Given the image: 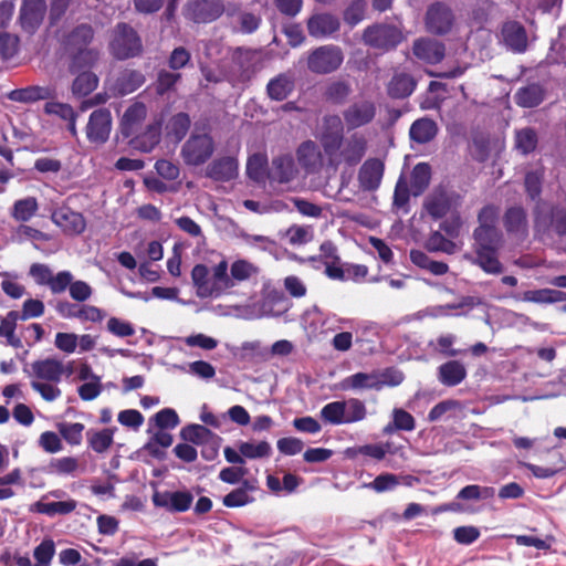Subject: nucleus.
Instances as JSON below:
<instances>
[{
    "mask_svg": "<svg viewBox=\"0 0 566 566\" xmlns=\"http://www.w3.org/2000/svg\"><path fill=\"white\" fill-rule=\"evenodd\" d=\"M500 209L495 205H485L478 213V227L472 233V256H465L472 264L479 266L484 273L500 275L505 268L500 260V251L504 239L502 231L496 227Z\"/></svg>",
    "mask_w": 566,
    "mask_h": 566,
    "instance_id": "1",
    "label": "nucleus"
},
{
    "mask_svg": "<svg viewBox=\"0 0 566 566\" xmlns=\"http://www.w3.org/2000/svg\"><path fill=\"white\" fill-rule=\"evenodd\" d=\"M57 42L69 57V72L74 74L84 69H92L99 60L101 52L91 48L95 39L92 24L83 22L56 34Z\"/></svg>",
    "mask_w": 566,
    "mask_h": 566,
    "instance_id": "2",
    "label": "nucleus"
},
{
    "mask_svg": "<svg viewBox=\"0 0 566 566\" xmlns=\"http://www.w3.org/2000/svg\"><path fill=\"white\" fill-rule=\"evenodd\" d=\"M64 363L55 357L36 359L31 364V388L40 394L45 401H54L62 391L57 384L64 377Z\"/></svg>",
    "mask_w": 566,
    "mask_h": 566,
    "instance_id": "3",
    "label": "nucleus"
},
{
    "mask_svg": "<svg viewBox=\"0 0 566 566\" xmlns=\"http://www.w3.org/2000/svg\"><path fill=\"white\" fill-rule=\"evenodd\" d=\"M405 40L402 28L390 22H375L367 25L361 34L363 43L379 53L396 50Z\"/></svg>",
    "mask_w": 566,
    "mask_h": 566,
    "instance_id": "4",
    "label": "nucleus"
},
{
    "mask_svg": "<svg viewBox=\"0 0 566 566\" xmlns=\"http://www.w3.org/2000/svg\"><path fill=\"white\" fill-rule=\"evenodd\" d=\"M111 55L118 61L138 57L144 52V44L138 32L126 22H118L108 44Z\"/></svg>",
    "mask_w": 566,
    "mask_h": 566,
    "instance_id": "5",
    "label": "nucleus"
},
{
    "mask_svg": "<svg viewBox=\"0 0 566 566\" xmlns=\"http://www.w3.org/2000/svg\"><path fill=\"white\" fill-rule=\"evenodd\" d=\"M214 142L208 134H192L182 145L181 157L188 166H200L210 159Z\"/></svg>",
    "mask_w": 566,
    "mask_h": 566,
    "instance_id": "6",
    "label": "nucleus"
},
{
    "mask_svg": "<svg viewBox=\"0 0 566 566\" xmlns=\"http://www.w3.org/2000/svg\"><path fill=\"white\" fill-rule=\"evenodd\" d=\"M343 139L344 123L342 117L336 114L325 115L322 119L319 143L331 161L334 160L337 151L342 147Z\"/></svg>",
    "mask_w": 566,
    "mask_h": 566,
    "instance_id": "7",
    "label": "nucleus"
},
{
    "mask_svg": "<svg viewBox=\"0 0 566 566\" xmlns=\"http://www.w3.org/2000/svg\"><path fill=\"white\" fill-rule=\"evenodd\" d=\"M344 55L336 45H322L313 50L307 57V69L315 74H329L343 63Z\"/></svg>",
    "mask_w": 566,
    "mask_h": 566,
    "instance_id": "8",
    "label": "nucleus"
},
{
    "mask_svg": "<svg viewBox=\"0 0 566 566\" xmlns=\"http://www.w3.org/2000/svg\"><path fill=\"white\" fill-rule=\"evenodd\" d=\"M376 114V103L369 98H360L343 111V119L347 129H357L373 123Z\"/></svg>",
    "mask_w": 566,
    "mask_h": 566,
    "instance_id": "9",
    "label": "nucleus"
},
{
    "mask_svg": "<svg viewBox=\"0 0 566 566\" xmlns=\"http://www.w3.org/2000/svg\"><path fill=\"white\" fill-rule=\"evenodd\" d=\"M224 12L222 0H190L186 4V15L195 23H211Z\"/></svg>",
    "mask_w": 566,
    "mask_h": 566,
    "instance_id": "10",
    "label": "nucleus"
},
{
    "mask_svg": "<svg viewBox=\"0 0 566 566\" xmlns=\"http://www.w3.org/2000/svg\"><path fill=\"white\" fill-rule=\"evenodd\" d=\"M112 114L107 108H98L91 113L85 127L86 138L91 144L103 145L111 135Z\"/></svg>",
    "mask_w": 566,
    "mask_h": 566,
    "instance_id": "11",
    "label": "nucleus"
},
{
    "mask_svg": "<svg viewBox=\"0 0 566 566\" xmlns=\"http://www.w3.org/2000/svg\"><path fill=\"white\" fill-rule=\"evenodd\" d=\"M424 21L428 32L436 35H443L451 31L454 15L447 4L434 2L428 7Z\"/></svg>",
    "mask_w": 566,
    "mask_h": 566,
    "instance_id": "12",
    "label": "nucleus"
},
{
    "mask_svg": "<svg viewBox=\"0 0 566 566\" xmlns=\"http://www.w3.org/2000/svg\"><path fill=\"white\" fill-rule=\"evenodd\" d=\"M46 9L45 0H22L19 14L22 30L34 34L43 22Z\"/></svg>",
    "mask_w": 566,
    "mask_h": 566,
    "instance_id": "13",
    "label": "nucleus"
},
{
    "mask_svg": "<svg viewBox=\"0 0 566 566\" xmlns=\"http://www.w3.org/2000/svg\"><path fill=\"white\" fill-rule=\"evenodd\" d=\"M51 220L69 235L81 234L86 228V221L83 214L72 210L67 206L54 209L51 214Z\"/></svg>",
    "mask_w": 566,
    "mask_h": 566,
    "instance_id": "14",
    "label": "nucleus"
},
{
    "mask_svg": "<svg viewBox=\"0 0 566 566\" xmlns=\"http://www.w3.org/2000/svg\"><path fill=\"white\" fill-rule=\"evenodd\" d=\"M367 151V139L360 133H353L346 139L335 157L349 167H354L361 161Z\"/></svg>",
    "mask_w": 566,
    "mask_h": 566,
    "instance_id": "15",
    "label": "nucleus"
},
{
    "mask_svg": "<svg viewBox=\"0 0 566 566\" xmlns=\"http://www.w3.org/2000/svg\"><path fill=\"white\" fill-rule=\"evenodd\" d=\"M193 495L189 491L155 492L153 503L157 507H164L168 512L181 513L191 507Z\"/></svg>",
    "mask_w": 566,
    "mask_h": 566,
    "instance_id": "16",
    "label": "nucleus"
},
{
    "mask_svg": "<svg viewBox=\"0 0 566 566\" xmlns=\"http://www.w3.org/2000/svg\"><path fill=\"white\" fill-rule=\"evenodd\" d=\"M503 226L506 233L518 240H525L528 235L527 212L522 206H513L505 210Z\"/></svg>",
    "mask_w": 566,
    "mask_h": 566,
    "instance_id": "17",
    "label": "nucleus"
},
{
    "mask_svg": "<svg viewBox=\"0 0 566 566\" xmlns=\"http://www.w3.org/2000/svg\"><path fill=\"white\" fill-rule=\"evenodd\" d=\"M385 171L384 163L378 158L364 161L358 171L359 188L364 191H375L380 187Z\"/></svg>",
    "mask_w": 566,
    "mask_h": 566,
    "instance_id": "18",
    "label": "nucleus"
},
{
    "mask_svg": "<svg viewBox=\"0 0 566 566\" xmlns=\"http://www.w3.org/2000/svg\"><path fill=\"white\" fill-rule=\"evenodd\" d=\"M307 32L312 38L323 39L337 32L339 19L332 13H314L306 21Z\"/></svg>",
    "mask_w": 566,
    "mask_h": 566,
    "instance_id": "19",
    "label": "nucleus"
},
{
    "mask_svg": "<svg viewBox=\"0 0 566 566\" xmlns=\"http://www.w3.org/2000/svg\"><path fill=\"white\" fill-rule=\"evenodd\" d=\"M412 52L427 64H438L444 59L446 46L438 40L421 38L413 42Z\"/></svg>",
    "mask_w": 566,
    "mask_h": 566,
    "instance_id": "20",
    "label": "nucleus"
},
{
    "mask_svg": "<svg viewBox=\"0 0 566 566\" xmlns=\"http://www.w3.org/2000/svg\"><path fill=\"white\" fill-rule=\"evenodd\" d=\"M298 164L307 174H315L323 167V155L318 145L308 139L303 142L296 149Z\"/></svg>",
    "mask_w": 566,
    "mask_h": 566,
    "instance_id": "21",
    "label": "nucleus"
},
{
    "mask_svg": "<svg viewBox=\"0 0 566 566\" xmlns=\"http://www.w3.org/2000/svg\"><path fill=\"white\" fill-rule=\"evenodd\" d=\"M501 36L505 45L515 53H523L527 49V33L517 21H506L502 24Z\"/></svg>",
    "mask_w": 566,
    "mask_h": 566,
    "instance_id": "22",
    "label": "nucleus"
},
{
    "mask_svg": "<svg viewBox=\"0 0 566 566\" xmlns=\"http://www.w3.org/2000/svg\"><path fill=\"white\" fill-rule=\"evenodd\" d=\"M161 124L155 122L146 126V128L129 137L128 144L132 148L142 153H150L160 142Z\"/></svg>",
    "mask_w": 566,
    "mask_h": 566,
    "instance_id": "23",
    "label": "nucleus"
},
{
    "mask_svg": "<svg viewBox=\"0 0 566 566\" xmlns=\"http://www.w3.org/2000/svg\"><path fill=\"white\" fill-rule=\"evenodd\" d=\"M295 82L294 72L280 73L268 82L266 94L271 99L282 102L293 93Z\"/></svg>",
    "mask_w": 566,
    "mask_h": 566,
    "instance_id": "24",
    "label": "nucleus"
},
{
    "mask_svg": "<svg viewBox=\"0 0 566 566\" xmlns=\"http://www.w3.org/2000/svg\"><path fill=\"white\" fill-rule=\"evenodd\" d=\"M56 95L54 88L50 86L31 85L22 88L12 90L8 98L17 103H35L38 101L52 99Z\"/></svg>",
    "mask_w": 566,
    "mask_h": 566,
    "instance_id": "25",
    "label": "nucleus"
},
{
    "mask_svg": "<svg viewBox=\"0 0 566 566\" xmlns=\"http://www.w3.org/2000/svg\"><path fill=\"white\" fill-rule=\"evenodd\" d=\"M206 176L214 181H230L238 176V160L230 156L214 159L207 167Z\"/></svg>",
    "mask_w": 566,
    "mask_h": 566,
    "instance_id": "26",
    "label": "nucleus"
},
{
    "mask_svg": "<svg viewBox=\"0 0 566 566\" xmlns=\"http://www.w3.org/2000/svg\"><path fill=\"white\" fill-rule=\"evenodd\" d=\"M297 170L291 155L274 157L269 170V179L279 184H286L294 179Z\"/></svg>",
    "mask_w": 566,
    "mask_h": 566,
    "instance_id": "27",
    "label": "nucleus"
},
{
    "mask_svg": "<svg viewBox=\"0 0 566 566\" xmlns=\"http://www.w3.org/2000/svg\"><path fill=\"white\" fill-rule=\"evenodd\" d=\"M146 116V107L142 103L130 105L124 113L120 122V134L129 138L139 130L140 124Z\"/></svg>",
    "mask_w": 566,
    "mask_h": 566,
    "instance_id": "28",
    "label": "nucleus"
},
{
    "mask_svg": "<svg viewBox=\"0 0 566 566\" xmlns=\"http://www.w3.org/2000/svg\"><path fill=\"white\" fill-rule=\"evenodd\" d=\"M342 389H374L381 390V382L378 380V371L373 373H356L343 379L340 382Z\"/></svg>",
    "mask_w": 566,
    "mask_h": 566,
    "instance_id": "29",
    "label": "nucleus"
},
{
    "mask_svg": "<svg viewBox=\"0 0 566 566\" xmlns=\"http://www.w3.org/2000/svg\"><path fill=\"white\" fill-rule=\"evenodd\" d=\"M438 134L437 123L428 117L415 120L409 129L411 140L418 144H427L431 142Z\"/></svg>",
    "mask_w": 566,
    "mask_h": 566,
    "instance_id": "30",
    "label": "nucleus"
},
{
    "mask_svg": "<svg viewBox=\"0 0 566 566\" xmlns=\"http://www.w3.org/2000/svg\"><path fill=\"white\" fill-rule=\"evenodd\" d=\"M209 269L205 264H196L191 270V280L196 289V294L200 298L212 297L216 290L211 285Z\"/></svg>",
    "mask_w": 566,
    "mask_h": 566,
    "instance_id": "31",
    "label": "nucleus"
},
{
    "mask_svg": "<svg viewBox=\"0 0 566 566\" xmlns=\"http://www.w3.org/2000/svg\"><path fill=\"white\" fill-rule=\"evenodd\" d=\"M391 418V421L382 429L385 436H390L396 431H412L416 428L415 417L402 408H395Z\"/></svg>",
    "mask_w": 566,
    "mask_h": 566,
    "instance_id": "32",
    "label": "nucleus"
},
{
    "mask_svg": "<svg viewBox=\"0 0 566 566\" xmlns=\"http://www.w3.org/2000/svg\"><path fill=\"white\" fill-rule=\"evenodd\" d=\"M438 371L440 382L448 387L459 385L467 376L465 367L458 360L442 364Z\"/></svg>",
    "mask_w": 566,
    "mask_h": 566,
    "instance_id": "33",
    "label": "nucleus"
},
{
    "mask_svg": "<svg viewBox=\"0 0 566 566\" xmlns=\"http://www.w3.org/2000/svg\"><path fill=\"white\" fill-rule=\"evenodd\" d=\"M416 82L406 73L395 74L387 86V93L391 98H406L412 94Z\"/></svg>",
    "mask_w": 566,
    "mask_h": 566,
    "instance_id": "34",
    "label": "nucleus"
},
{
    "mask_svg": "<svg viewBox=\"0 0 566 566\" xmlns=\"http://www.w3.org/2000/svg\"><path fill=\"white\" fill-rule=\"evenodd\" d=\"M75 74L77 75L72 83V93L74 96L84 97L96 90L99 80L91 69H84Z\"/></svg>",
    "mask_w": 566,
    "mask_h": 566,
    "instance_id": "35",
    "label": "nucleus"
},
{
    "mask_svg": "<svg viewBox=\"0 0 566 566\" xmlns=\"http://www.w3.org/2000/svg\"><path fill=\"white\" fill-rule=\"evenodd\" d=\"M544 96L542 86L533 83L517 90L515 102L518 106L532 108L538 106L544 101Z\"/></svg>",
    "mask_w": 566,
    "mask_h": 566,
    "instance_id": "36",
    "label": "nucleus"
},
{
    "mask_svg": "<svg viewBox=\"0 0 566 566\" xmlns=\"http://www.w3.org/2000/svg\"><path fill=\"white\" fill-rule=\"evenodd\" d=\"M410 260L416 266L427 270L433 275L440 276L449 272V265L446 262L432 260L420 250H411Z\"/></svg>",
    "mask_w": 566,
    "mask_h": 566,
    "instance_id": "37",
    "label": "nucleus"
},
{
    "mask_svg": "<svg viewBox=\"0 0 566 566\" xmlns=\"http://www.w3.org/2000/svg\"><path fill=\"white\" fill-rule=\"evenodd\" d=\"M269 161L264 154L255 153L248 158L247 175L255 182L269 179Z\"/></svg>",
    "mask_w": 566,
    "mask_h": 566,
    "instance_id": "38",
    "label": "nucleus"
},
{
    "mask_svg": "<svg viewBox=\"0 0 566 566\" xmlns=\"http://www.w3.org/2000/svg\"><path fill=\"white\" fill-rule=\"evenodd\" d=\"M253 490L254 486L248 480H243L241 486L232 490L223 496L222 504L230 509L248 505L254 501V499L249 494V491Z\"/></svg>",
    "mask_w": 566,
    "mask_h": 566,
    "instance_id": "39",
    "label": "nucleus"
},
{
    "mask_svg": "<svg viewBox=\"0 0 566 566\" xmlns=\"http://www.w3.org/2000/svg\"><path fill=\"white\" fill-rule=\"evenodd\" d=\"M181 78L182 75L179 72H175L170 69L159 70L154 83L156 94L164 96L168 93L175 92L176 85L181 81Z\"/></svg>",
    "mask_w": 566,
    "mask_h": 566,
    "instance_id": "40",
    "label": "nucleus"
},
{
    "mask_svg": "<svg viewBox=\"0 0 566 566\" xmlns=\"http://www.w3.org/2000/svg\"><path fill=\"white\" fill-rule=\"evenodd\" d=\"M146 81L145 75L138 70H124L117 78L118 92L122 95H127L144 85Z\"/></svg>",
    "mask_w": 566,
    "mask_h": 566,
    "instance_id": "41",
    "label": "nucleus"
},
{
    "mask_svg": "<svg viewBox=\"0 0 566 566\" xmlns=\"http://www.w3.org/2000/svg\"><path fill=\"white\" fill-rule=\"evenodd\" d=\"M523 301L548 304L566 302V292L553 289L530 290L523 293Z\"/></svg>",
    "mask_w": 566,
    "mask_h": 566,
    "instance_id": "42",
    "label": "nucleus"
},
{
    "mask_svg": "<svg viewBox=\"0 0 566 566\" xmlns=\"http://www.w3.org/2000/svg\"><path fill=\"white\" fill-rule=\"evenodd\" d=\"M211 285L216 290V294L213 295L216 297L234 286L231 275L228 274V262L226 260H221L213 266Z\"/></svg>",
    "mask_w": 566,
    "mask_h": 566,
    "instance_id": "43",
    "label": "nucleus"
},
{
    "mask_svg": "<svg viewBox=\"0 0 566 566\" xmlns=\"http://www.w3.org/2000/svg\"><path fill=\"white\" fill-rule=\"evenodd\" d=\"M77 506V502L75 500L67 501H59V502H42L38 501L34 504V510L38 513L45 514L49 516H54L56 514L67 515L72 513Z\"/></svg>",
    "mask_w": 566,
    "mask_h": 566,
    "instance_id": "44",
    "label": "nucleus"
},
{
    "mask_svg": "<svg viewBox=\"0 0 566 566\" xmlns=\"http://www.w3.org/2000/svg\"><path fill=\"white\" fill-rule=\"evenodd\" d=\"M185 441L200 446L209 440H216L217 434L202 424H188L180 431Z\"/></svg>",
    "mask_w": 566,
    "mask_h": 566,
    "instance_id": "45",
    "label": "nucleus"
},
{
    "mask_svg": "<svg viewBox=\"0 0 566 566\" xmlns=\"http://www.w3.org/2000/svg\"><path fill=\"white\" fill-rule=\"evenodd\" d=\"M190 117L187 113L180 112L175 114L168 122L166 129L167 136L180 142L187 135L190 128Z\"/></svg>",
    "mask_w": 566,
    "mask_h": 566,
    "instance_id": "46",
    "label": "nucleus"
},
{
    "mask_svg": "<svg viewBox=\"0 0 566 566\" xmlns=\"http://www.w3.org/2000/svg\"><path fill=\"white\" fill-rule=\"evenodd\" d=\"M38 209L36 198L27 197L14 202L11 216L17 221L27 222L36 213Z\"/></svg>",
    "mask_w": 566,
    "mask_h": 566,
    "instance_id": "47",
    "label": "nucleus"
},
{
    "mask_svg": "<svg viewBox=\"0 0 566 566\" xmlns=\"http://www.w3.org/2000/svg\"><path fill=\"white\" fill-rule=\"evenodd\" d=\"M538 138L535 129L526 127L515 133V148L522 155L533 153L537 147Z\"/></svg>",
    "mask_w": 566,
    "mask_h": 566,
    "instance_id": "48",
    "label": "nucleus"
},
{
    "mask_svg": "<svg viewBox=\"0 0 566 566\" xmlns=\"http://www.w3.org/2000/svg\"><path fill=\"white\" fill-rule=\"evenodd\" d=\"M113 429H102L99 431H88L87 432V442L90 448H92L96 453L105 452L113 444Z\"/></svg>",
    "mask_w": 566,
    "mask_h": 566,
    "instance_id": "49",
    "label": "nucleus"
},
{
    "mask_svg": "<svg viewBox=\"0 0 566 566\" xmlns=\"http://www.w3.org/2000/svg\"><path fill=\"white\" fill-rule=\"evenodd\" d=\"M346 403L345 401H333L325 405L321 410V418L332 424L346 423L345 418Z\"/></svg>",
    "mask_w": 566,
    "mask_h": 566,
    "instance_id": "50",
    "label": "nucleus"
},
{
    "mask_svg": "<svg viewBox=\"0 0 566 566\" xmlns=\"http://www.w3.org/2000/svg\"><path fill=\"white\" fill-rule=\"evenodd\" d=\"M426 249L430 252H444L453 254L457 251V244L447 239L441 232H432L426 241Z\"/></svg>",
    "mask_w": 566,
    "mask_h": 566,
    "instance_id": "51",
    "label": "nucleus"
},
{
    "mask_svg": "<svg viewBox=\"0 0 566 566\" xmlns=\"http://www.w3.org/2000/svg\"><path fill=\"white\" fill-rule=\"evenodd\" d=\"M239 452L243 459H261L268 458L272 453V448L268 441H260L256 444L251 442H241L238 446Z\"/></svg>",
    "mask_w": 566,
    "mask_h": 566,
    "instance_id": "52",
    "label": "nucleus"
},
{
    "mask_svg": "<svg viewBox=\"0 0 566 566\" xmlns=\"http://www.w3.org/2000/svg\"><path fill=\"white\" fill-rule=\"evenodd\" d=\"M237 12L239 13V24L242 33L250 34L258 30L261 23L260 17L252 12H241L238 7L229 8L227 15L233 17Z\"/></svg>",
    "mask_w": 566,
    "mask_h": 566,
    "instance_id": "53",
    "label": "nucleus"
},
{
    "mask_svg": "<svg viewBox=\"0 0 566 566\" xmlns=\"http://www.w3.org/2000/svg\"><path fill=\"white\" fill-rule=\"evenodd\" d=\"M495 491L491 486H480L478 484H470L462 488L457 494L458 500L464 501H479L493 497Z\"/></svg>",
    "mask_w": 566,
    "mask_h": 566,
    "instance_id": "54",
    "label": "nucleus"
},
{
    "mask_svg": "<svg viewBox=\"0 0 566 566\" xmlns=\"http://www.w3.org/2000/svg\"><path fill=\"white\" fill-rule=\"evenodd\" d=\"M352 93L350 85L344 81L332 82L325 91V97L333 104L340 105L346 102Z\"/></svg>",
    "mask_w": 566,
    "mask_h": 566,
    "instance_id": "55",
    "label": "nucleus"
},
{
    "mask_svg": "<svg viewBox=\"0 0 566 566\" xmlns=\"http://www.w3.org/2000/svg\"><path fill=\"white\" fill-rule=\"evenodd\" d=\"M78 468V461L74 457H63L52 459L48 465V472L51 474L69 475L73 474Z\"/></svg>",
    "mask_w": 566,
    "mask_h": 566,
    "instance_id": "56",
    "label": "nucleus"
},
{
    "mask_svg": "<svg viewBox=\"0 0 566 566\" xmlns=\"http://www.w3.org/2000/svg\"><path fill=\"white\" fill-rule=\"evenodd\" d=\"M258 268L247 260H237L231 264L230 275L233 282H242L258 274Z\"/></svg>",
    "mask_w": 566,
    "mask_h": 566,
    "instance_id": "57",
    "label": "nucleus"
},
{
    "mask_svg": "<svg viewBox=\"0 0 566 566\" xmlns=\"http://www.w3.org/2000/svg\"><path fill=\"white\" fill-rule=\"evenodd\" d=\"M59 433L62 438L72 446H77L82 442V433L84 430V424L81 422H63L57 426Z\"/></svg>",
    "mask_w": 566,
    "mask_h": 566,
    "instance_id": "58",
    "label": "nucleus"
},
{
    "mask_svg": "<svg viewBox=\"0 0 566 566\" xmlns=\"http://www.w3.org/2000/svg\"><path fill=\"white\" fill-rule=\"evenodd\" d=\"M365 12H366V1L365 0H353L349 3V6L345 9L343 18H344V21L348 25L355 27L364 20Z\"/></svg>",
    "mask_w": 566,
    "mask_h": 566,
    "instance_id": "59",
    "label": "nucleus"
},
{
    "mask_svg": "<svg viewBox=\"0 0 566 566\" xmlns=\"http://www.w3.org/2000/svg\"><path fill=\"white\" fill-rule=\"evenodd\" d=\"M431 178V168L427 163L417 164L411 172V185L417 188L418 191L424 190Z\"/></svg>",
    "mask_w": 566,
    "mask_h": 566,
    "instance_id": "60",
    "label": "nucleus"
},
{
    "mask_svg": "<svg viewBox=\"0 0 566 566\" xmlns=\"http://www.w3.org/2000/svg\"><path fill=\"white\" fill-rule=\"evenodd\" d=\"M346 403V411H345V418L346 423H353L361 421L366 418L367 410L365 403L357 399V398H350L345 401Z\"/></svg>",
    "mask_w": 566,
    "mask_h": 566,
    "instance_id": "61",
    "label": "nucleus"
},
{
    "mask_svg": "<svg viewBox=\"0 0 566 566\" xmlns=\"http://www.w3.org/2000/svg\"><path fill=\"white\" fill-rule=\"evenodd\" d=\"M544 175L542 171H528L525 175L524 187L527 196L535 200L539 198L542 193V184H543Z\"/></svg>",
    "mask_w": 566,
    "mask_h": 566,
    "instance_id": "62",
    "label": "nucleus"
},
{
    "mask_svg": "<svg viewBox=\"0 0 566 566\" xmlns=\"http://www.w3.org/2000/svg\"><path fill=\"white\" fill-rule=\"evenodd\" d=\"M151 420L160 430L174 429L180 422L178 413L171 408L161 409L153 417Z\"/></svg>",
    "mask_w": 566,
    "mask_h": 566,
    "instance_id": "63",
    "label": "nucleus"
},
{
    "mask_svg": "<svg viewBox=\"0 0 566 566\" xmlns=\"http://www.w3.org/2000/svg\"><path fill=\"white\" fill-rule=\"evenodd\" d=\"M55 547L52 539L41 542L34 549V558L36 560L34 566H49L52 557L54 556Z\"/></svg>",
    "mask_w": 566,
    "mask_h": 566,
    "instance_id": "64",
    "label": "nucleus"
}]
</instances>
